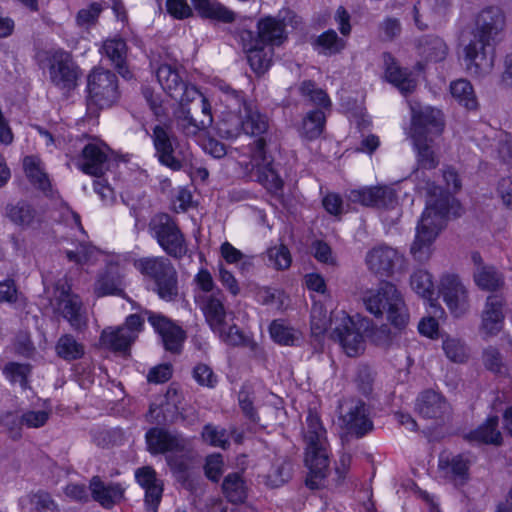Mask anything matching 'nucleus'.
I'll list each match as a JSON object with an SVG mask.
<instances>
[{
    "instance_id": "57",
    "label": "nucleus",
    "mask_w": 512,
    "mask_h": 512,
    "mask_svg": "<svg viewBox=\"0 0 512 512\" xmlns=\"http://www.w3.org/2000/svg\"><path fill=\"white\" fill-rule=\"evenodd\" d=\"M216 269L218 281L221 283L223 288L231 296H238L241 293V286L233 272L226 267L223 261H218Z\"/></svg>"
},
{
    "instance_id": "29",
    "label": "nucleus",
    "mask_w": 512,
    "mask_h": 512,
    "mask_svg": "<svg viewBox=\"0 0 512 512\" xmlns=\"http://www.w3.org/2000/svg\"><path fill=\"white\" fill-rule=\"evenodd\" d=\"M417 410L421 416L428 419H441L450 410L446 399L433 390H427L420 394L417 399Z\"/></svg>"
},
{
    "instance_id": "12",
    "label": "nucleus",
    "mask_w": 512,
    "mask_h": 512,
    "mask_svg": "<svg viewBox=\"0 0 512 512\" xmlns=\"http://www.w3.org/2000/svg\"><path fill=\"white\" fill-rule=\"evenodd\" d=\"M87 90L89 103L100 109L111 107L120 97L117 76L101 68L88 75Z\"/></svg>"
},
{
    "instance_id": "25",
    "label": "nucleus",
    "mask_w": 512,
    "mask_h": 512,
    "mask_svg": "<svg viewBox=\"0 0 512 512\" xmlns=\"http://www.w3.org/2000/svg\"><path fill=\"white\" fill-rule=\"evenodd\" d=\"M348 199L367 207L392 208L396 203V194L388 186H372L351 190Z\"/></svg>"
},
{
    "instance_id": "27",
    "label": "nucleus",
    "mask_w": 512,
    "mask_h": 512,
    "mask_svg": "<svg viewBox=\"0 0 512 512\" xmlns=\"http://www.w3.org/2000/svg\"><path fill=\"white\" fill-rule=\"evenodd\" d=\"M137 483L145 490V505L149 512H157L163 493V482L150 466L138 468L135 472Z\"/></svg>"
},
{
    "instance_id": "15",
    "label": "nucleus",
    "mask_w": 512,
    "mask_h": 512,
    "mask_svg": "<svg viewBox=\"0 0 512 512\" xmlns=\"http://www.w3.org/2000/svg\"><path fill=\"white\" fill-rule=\"evenodd\" d=\"M443 114L440 110L430 106L416 109L412 107V120L410 136L412 139H433L442 134L444 130Z\"/></svg>"
},
{
    "instance_id": "20",
    "label": "nucleus",
    "mask_w": 512,
    "mask_h": 512,
    "mask_svg": "<svg viewBox=\"0 0 512 512\" xmlns=\"http://www.w3.org/2000/svg\"><path fill=\"white\" fill-rule=\"evenodd\" d=\"M57 310L74 330L82 331L87 327L88 318L81 298L70 291L68 285L57 286Z\"/></svg>"
},
{
    "instance_id": "9",
    "label": "nucleus",
    "mask_w": 512,
    "mask_h": 512,
    "mask_svg": "<svg viewBox=\"0 0 512 512\" xmlns=\"http://www.w3.org/2000/svg\"><path fill=\"white\" fill-rule=\"evenodd\" d=\"M148 227L152 237L169 256L181 259L187 254L188 245L185 236L169 214L154 215Z\"/></svg>"
},
{
    "instance_id": "44",
    "label": "nucleus",
    "mask_w": 512,
    "mask_h": 512,
    "mask_svg": "<svg viewBox=\"0 0 512 512\" xmlns=\"http://www.w3.org/2000/svg\"><path fill=\"white\" fill-rule=\"evenodd\" d=\"M325 123L324 111L322 109L312 110L303 118L300 133L306 139L314 140L322 134Z\"/></svg>"
},
{
    "instance_id": "47",
    "label": "nucleus",
    "mask_w": 512,
    "mask_h": 512,
    "mask_svg": "<svg viewBox=\"0 0 512 512\" xmlns=\"http://www.w3.org/2000/svg\"><path fill=\"white\" fill-rule=\"evenodd\" d=\"M222 491L231 503H242L246 498L245 482L238 473H230L224 478Z\"/></svg>"
},
{
    "instance_id": "8",
    "label": "nucleus",
    "mask_w": 512,
    "mask_h": 512,
    "mask_svg": "<svg viewBox=\"0 0 512 512\" xmlns=\"http://www.w3.org/2000/svg\"><path fill=\"white\" fill-rule=\"evenodd\" d=\"M135 268L145 277L154 281L159 297L166 301L178 295L177 272L165 257H143L134 262Z\"/></svg>"
},
{
    "instance_id": "18",
    "label": "nucleus",
    "mask_w": 512,
    "mask_h": 512,
    "mask_svg": "<svg viewBox=\"0 0 512 512\" xmlns=\"http://www.w3.org/2000/svg\"><path fill=\"white\" fill-rule=\"evenodd\" d=\"M85 174L96 178L102 177L109 168V148L102 141L87 143L76 163Z\"/></svg>"
},
{
    "instance_id": "59",
    "label": "nucleus",
    "mask_w": 512,
    "mask_h": 512,
    "mask_svg": "<svg viewBox=\"0 0 512 512\" xmlns=\"http://www.w3.org/2000/svg\"><path fill=\"white\" fill-rule=\"evenodd\" d=\"M3 373L11 383H19L22 388H26L30 366L28 364L10 362L5 365Z\"/></svg>"
},
{
    "instance_id": "11",
    "label": "nucleus",
    "mask_w": 512,
    "mask_h": 512,
    "mask_svg": "<svg viewBox=\"0 0 512 512\" xmlns=\"http://www.w3.org/2000/svg\"><path fill=\"white\" fill-rule=\"evenodd\" d=\"M334 325L331 338L340 344L349 357H355L365 348L364 336L357 323L345 311H339L331 316Z\"/></svg>"
},
{
    "instance_id": "10",
    "label": "nucleus",
    "mask_w": 512,
    "mask_h": 512,
    "mask_svg": "<svg viewBox=\"0 0 512 512\" xmlns=\"http://www.w3.org/2000/svg\"><path fill=\"white\" fill-rule=\"evenodd\" d=\"M193 8L202 18L222 23H232L235 13L223 4L213 0H167V12L175 19L193 16Z\"/></svg>"
},
{
    "instance_id": "63",
    "label": "nucleus",
    "mask_w": 512,
    "mask_h": 512,
    "mask_svg": "<svg viewBox=\"0 0 512 512\" xmlns=\"http://www.w3.org/2000/svg\"><path fill=\"white\" fill-rule=\"evenodd\" d=\"M292 466L288 461H281L275 464L268 475L271 485L279 487L287 482L291 477Z\"/></svg>"
},
{
    "instance_id": "37",
    "label": "nucleus",
    "mask_w": 512,
    "mask_h": 512,
    "mask_svg": "<svg viewBox=\"0 0 512 512\" xmlns=\"http://www.w3.org/2000/svg\"><path fill=\"white\" fill-rule=\"evenodd\" d=\"M122 278L119 272L110 267L103 273L99 274L95 285L94 293L97 297H104L108 295H122Z\"/></svg>"
},
{
    "instance_id": "28",
    "label": "nucleus",
    "mask_w": 512,
    "mask_h": 512,
    "mask_svg": "<svg viewBox=\"0 0 512 512\" xmlns=\"http://www.w3.org/2000/svg\"><path fill=\"white\" fill-rule=\"evenodd\" d=\"M145 438L148 451L152 454L182 451L185 448V440L180 435L162 428H151Z\"/></svg>"
},
{
    "instance_id": "30",
    "label": "nucleus",
    "mask_w": 512,
    "mask_h": 512,
    "mask_svg": "<svg viewBox=\"0 0 512 512\" xmlns=\"http://www.w3.org/2000/svg\"><path fill=\"white\" fill-rule=\"evenodd\" d=\"M243 45L246 49L248 63L254 73L265 74L272 65L274 49L261 43L256 44L254 40H246Z\"/></svg>"
},
{
    "instance_id": "60",
    "label": "nucleus",
    "mask_w": 512,
    "mask_h": 512,
    "mask_svg": "<svg viewBox=\"0 0 512 512\" xmlns=\"http://www.w3.org/2000/svg\"><path fill=\"white\" fill-rule=\"evenodd\" d=\"M97 249L86 242H81L75 250H65L66 258L75 264L84 265L91 261L95 256Z\"/></svg>"
},
{
    "instance_id": "52",
    "label": "nucleus",
    "mask_w": 512,
    "mask_h": 512,
    "mask_svg": "<svg viewBox=\"0 0 512 512\" xmlns=\"http://www.w3.org/2000/svg\"><path fill=\"white\" fill-rule=\"evenodd\" d=\"M412 140L417 151L419 166L427 170L435 169L439 164V159L432 148L433 141H430V139Z\"/></svg>"
},
{
    "instance_id": "53",
    "label": "nucleus",
    "mask_w": 512,
    "mask_h": 512,
    "mask_svg": "<svg viewBox=\"0 0 512 512\" xmlns=\"http://www.w3.org/2000/svg\"><path fill=\"white\" fill-rule=\"evenodd\" d=\"M299 92L312 104L319 106V109H329L331 106L327 93L323 89L318 88L313 81H303L299 86Z\"/></svg>"
},
{
    "instance_id": "61",
    "label": "nucleus",
    "mask_w": 512,
    "mask_h": 512,
    "mask_svg": "<svg viewBox=\"0 0 512 512\" xmlns=\"http://www.w3.org/2000/svg\"><path fill=\"white\" fill-rule=\"evenodd\" d=\"M202 437L208 444L225 449L229 445L228 436L225 429H219L211 424L205 425Z\"/></svg>"
},
{
    "instance_id": "41",
    "label": "nucleus",
    "mask_w": 512,
    "mask_h": 512,
    "mask_svg": "<svg viewBox=\"0 0 512 512\" xmlns=\"http://www.w3.org/2000/svg\"><path fill=\"white\" fill-rule=\"evenodd\" d=\"M271 338L283 346H296L302 341V333L283 320H274L269 327Z\"/></svg>"
},
{
    "instance_id": "40",
    "label": "nucleus",
    "mask_w": 512,
    "mask_h": 512,
    "mask_svg": "<svg viewBox=\"0 0 512 512\" xmlns=\"http://www.w3.org/2000/svg\"><path fill=\"white\" fill-rule=\"evenodd\" d=\"M214 333H216L220 340L224 342L228 346L232 347H247L251 351H255L257 349V343L246 336L241 329L233 324L230 326H227V323L221 325V328L219 330H212Z\"/></svg>"
},
{
    "instance_id": "13",
    "label": "nucleus",
    "mask_w": 512,
    "mask_h": 512,
    "mask_svg": "<svg viewBox=\"0 0 512 512\" xmlns=\"http://www.w3.org/2000/svg\"><path fill=\"white\" fill-rule=\"evenodd\" d=\"M339 422L343 429L357 438L373 430L369 406L360 399L345 400L339 407Z\"/></svg>"
},
{
    "instance_id": "3",
    "label": "nucleus",
    "mask_w": 512,
    "mask_h": 512,
    "mask_svg": "<svg viewBox=\"0 0 512 512\" xmlns=\"http://www.w3.org/2000/svg\"><path fill=\"white\" fill-rule=\"evenodd\" d=\"M365 309L376 318L386 316L387 321L397 330H404L410 315L402 293L395 284L381 282L377 288L366 290L362 295Z\"/></svg>"
},
{
    "instance_id": "35",
    "label": "nucleus",
    "mask_w": 512,
    "mask_h": 512,
    "mask_svg": "<svg viewBox=\"0 0 512 512\" xmlns=\"http://www.w3.org/2000/svg\"><path fill=\"white\" fill-rule=\"evenodd\" d=\"M135 340L134 333L122 326L104 329L100 337L102 345L119 352L128 350Z\"/></svg>"
},
{
    "instance_id": "31",
    "label": "nucleus",
    "mask_w": 512,
    "mask_h": 512,
    "mask_svg": "<svg viewBox=\"0 0 512 512\" xmlns=\"http://www.w3.org/2000/svg\"><path fill=\"white\" fill-rule=\"evenodd\" d=\"M100 52L107 57L115 69L123 77H128L130 72L126 66L128 47L125 40L119 36H113L103 41Z\"/></svg>"
},
{
    "instance_id": "39",
    "label": "nucleus",
    "mask_w": 512,
    "mask_h": 512,
    "mask_svg": "<svg viewBox=\"0 0 512 512\" xmlns=\"http://www.w3.org/2000/svg\"><path fill=\"white\" fill-rule=\"evenodd\" d=\"M473 279L479 289L489 292H497L505 285L502 273L493 266L477 267Z\"/></svg>"
},
{
    "instance_id": "48",
    "label": "nucleus",
    "mask_w": 512,
    "mask_h": 512,
    "mask_svg": "<svg viewBox=\"0 0 512 512\" xmlns=\"http://www.w3.org/2000/svg\"><path fill=\"white\" fill-rule=\"evenodd\" d=\"M220 254L226 264H235L242 274L248 273L253 267L252 257L244 255L227 241L221 244Z\"/></svg>"
},
{
    "instance_id": "14",
    "label": "nucleus",
    "mask_w": 512,
    "mask_h": 512,
    "mask_svg": "<svg viewBox=\"0 0 512 512\" xmlns=\"http://www.w3.org/2000/svg\"><path fill=\"white\" fill-rule=\"evenodd\" d=\"M156 76L162 89L179 105H188L196 98L201 97L200 91L195 86L184 82L179 71L171 65H160Z\"/></svg>"
},
{
    "instance_id": "34",
    "label": "nucleus",
    "mask_w": 512,
    "mask_h": 512,
    "mask_svg": "<svg viewBox=\"0 0 512 512\" xmlns=\"http://www.w3.org/2000/svg\"><path fill=\"white\" fill-rule=\"evenodd\" d=\"M383 60L386 66L385 75L387 80L403 94L411 93L416 87V81L411 77V74L407 70L398 67L391 54L384 53Z\"/></svg>"
},
{
    "instance_id": "46",
    "label": "nucleus",
    "mask_w": 512,
    "mask_h": 512,
    "mask_svg": "<svg viewBox=\"0 0 512 512\" xmlns=\"http://www.w3.org/2000/svg\"><path fill=\"white\" fill-rule=\"evenodd\" d=\"M218 134L222 138L234 139L243 133V113L223 112L218 123Z\"/></svg>"
},
{
    "instance_id": "43",
    "label": "nucleus",
    "mask_w": 512,
    "mask_h": 512,
    "mask_svg": "<svg viewBox=\"0 0 512 512\" xmlns=\"http://www.w3.org/2000/svg\"><path fill=\"white\" fill-rule=\"evenodd\" d=\"M497 427H498V418L490 417L486 420L485 423L480 425L477 429L471 431L466 436V438L470 442L498 445L501 443L502 438H501V433L497 429Z\"/></svg>"
},
{
    "instance_id": "33",
    "label": "nucleus",
    "mask_w": 512,
    "mask_h": 512,
    "mask_svg": "<svg viewBox=\"0 0 512 512\" xmlns=\"http://www.w3.org/2000/svg\"><path fill=\"white\" fill-rule=\"evenodd\" d=\"M5 216L13 224L22 228H32L41 223L38 212L25 201L8 204L5 208Z\"/></svg>"
},
{
    "instance_id": "21",
    "label": "nucleus",
    "mask_w": 512,
    "mask_h": 512,
    "mask_svg": "<svg viewBox=\"0 0 512 512\" xmlns=\"http://www.w3.org/2000/svg\"><path fill=\"white\" fill-rule=\"evenodd\" d=\"M506 299L501 293L489 295L481 311L479 331L485 337L496 336L503 328Z\"/></svg>"
},
{
    "instance_id": "6",
    "label": "nucleus",
    "mask_w": 512,
    "mask_h": 512,
    "mask_svg": "<svg viewBox=\"0 0 512 512\" xmlns=\"http://www.w3.org/2000/svg\"><path fill=\"white\" fill-rule=\"evenodd\" d=\"M267 141L264 138L255 139L250 146V160L239 162L247 176L257 181L270 192H278L283 187V181L273 166V158L267 154Z\"/></svg>"
},
{
    "instance_id": "2",
    "label": "nucleus",
    "mask_w": 512,
    "mask_h": 512,
    "mask_svg": "<svg viewBox=\"0 0 512 512\" xmlns=\"http://www.w3.org/2000/svg\"><path fill=\"white\" fill-rule=\"evenodd\" d=\"M305 443V466L308 468L306 486L312 490L324 486L329 471V442L327 431L319 415L309 410L303 428Z\"/></svg>"
},
{
    "instance_id": "32",
    "label": "nucleus",
    "mask_w": 512,
    "mask_h": 512,
    "mask_svg": "<svg viewBox=\"0 0 512 512\" xmlns=\"http://www.w3.org/2000/svg\"><path fill=\"white\" fill-rule=\"evenodd\" d=\"M89 488L93 499L106 508L120 502L124 495V490L120 484H105L97 476L91 479Z\"/></svg>"
},
{
    "instance_id": "1",
    "label": "nucleus",
    "mask_w": 512,
    "mask_h": 512,
    "mask_svg": "<svg viewBox=\"0 0 512 512\" xmlns=\"http://www.w3.org/2000/svg\"><path fill=\"white\" fill-rule=\"evenodd\" d=\"M505 26V17L498 7L483 9L476 19V33L464 47V65L470 75L481 77L494 66V49L490 44Z\"/></svg>"
},
{
    "instance_id": "5",
    "label": "nucleus",
    "mask_w": 512,
    "mask_h": 512,
    "mask_svg": "<svg viewBox=\"0 0 512 512\" xmlns=\"http://www.w3.org/2000/svg\"><path fill=\"white\" fill-rule=\"evenodd\" d=\"M38 64H46L51 83L63 91H71L78 85L81 70L72 55L61 48L39 50L35 55Z\"/></svg>"
},
{
    "instance_id": "38",
    "label": "nucleus",
    "mask_w": 512,
    "mask_h": 512,
    "mask_svg": "<svg viewBox=\"0 0 512 512\" xmlns=\"http://www.w3.org/2000/svg\"><path fill=\"white\" fill-rule=\"evenodd\" d=\"M269 130V119L265 114L260 113L256 108L250 105L243 112V133L264 138Z\"/></svg>"
},
{
    "instance_id": "36",
    "label": "nucleus",
    "mask_w": 512,
    "mask_h": 512,
    "mask_svg": "<svg viewBox=\"0 0 512 512\" xmlns=\"http://www.w3.org/2000/svg\"><path fill=\"white\" fill-rule=\"evenodd\" d=\"M410 285L413 291L430 302V306L434 309L433 313L435 315L443 313L442 308L433 302L434 283L428 271L421 269L415 271L410 277Z\"/></svg>"
},
{
    "instance_id": "54",
    "label": "nucleus",
    "mask_w": 512,
    "mask_h": 512,
    "mask_svg": "<svg viewBox=\"0 0 512 512\" xmlns=\"http://www.w3.org/2000/svg\"><path fill=\"white\" fill-rule=\"evenodd\" d=\"M443 350L449 360L464 363L468 360L469 352L466 344L457 338L447 337L443 340Z\"/></svg>"
},
{
    "instance_id": "16",
    "label": "nucleus",
    "mask_w": 512,
    "mask_h": 512,
    "mask_svg": "<svg viewBox=\"0 0 512 512\" xmlns=\"http://www.w3.org/2000/svg\"><path fill=\"white\" fill-rule=\"evenodd\" d=\"M240 38L242 42L254 40L256 44L261 43L274 49L275 46H280L287 39L285 23L282 19L265 16L257 22L256 35L250 30H244L240 33Z\"/></svg>"
},
{
    "instance_id": "24",
    "label": "nucleus",
    "mask_w": 512,
    "mask_h": 512,
    "mask_svg": "<svg viewBox=\"0 0 512 512\" xmlns=\"http://www.w3.org/2000/svg\"><path fill=\"white\" fill-rule=\"evenodd\" d=\"M195 302L211 330H219L225 324L227 310L224 305L225 295L221 289H216L212 294L199 293L195 296Z\"/></svg>"
},
{
    "instance_id": "58",
    "label": "nucleus",
    "mask_w": 512,
    "mask_h": 512,
    "mask_svg": "<svg viewBox=\"0 0 512 512\" xmlns=\"http://www.w3.org/2000/svg\"><path fill=\"white\" fill-rule=\"evenodd\" d=\"M267 256L270 265L277 270L288 269L292 262L291 253L284 244L270 247L267 250Z\"/></svg>"
},
{
    "instance_id": "50",
    "label": "nucleus",
    "mask_w": 512,
    "mask_h": 512,
    "mask_svg": "<svg viewBox=\"0 0 512 512\" xmlns=\"http://www.w3.org/2000/svg\"><path fill=\"white\" fill-rule=\"evenodd\" d=\"M55 349L57 355L66 361L77 360L84 355V346L70 334L62 335Z\"/></svg>"
},
{
    "instance_id": "55",
    "label": "nucleus",
    "mask_w": 512,
    "mask_h": 512,
    "mask_svg": "<svg viewBox=\"0 0 512 512\" xmlns=\"http://www.w3.org/2000/svg\"><path fill=\"white\" fill-rule=\"evenodd\" d=\"M105 6L100 2H93L87 7L80 9L75 17L77 26L89 29L95 26Z\"/></svg>"
},
{
    "instance_id": "4",
    "label": "nucleus",
    "mask_w": 512,
    "mask_h": 512,
    "mask_svg": "<svg viewBox=\"0 0 512 512\" xmlns=\"http://www.w3.org/2000/svg\"><path fill=\"white\" fill-rule=\"evenodd\" d=\"M449 214V199H430L416 229L410 252L418 262L427 261L432 253V244L444 228Z\"/></svg>"
},
{
    "instance_id": "42",
    "label": "nucleus",
    "mask_w": 512,
    "mask_h": 512,
    "mask_svg": "<svg viewBox=\"0 0 512 512\" xmlns=\"http://www.w3.org/2000/svg\"><path fill=\"white\" fill-rule=\"evenodd\" d=\"M418 51L420 56L427 61L439 62L446 58L448 47L437 36H424L419 40Z\"/></svg>"
},
{
    "instance_id": "23",
    "label": "nucleus",
    "mask_w": 512,
    "mask_h": 512,
    "mask_svg": "<svg viewBox=\"0 0 512 512\" xmlns=\"http://www.w3.org/2000/svg\"><path fill=\"white\" fill-rule=\"evenodd\" d=\"M143 314L162 339L164 348L172 353L180 352L185 339L184 331L166 316L144 310Z\"/></svg>"
},
{
    "instance_id": "22",
    "label": "nucleus",
    "mask_w": 512,
    "mask_h": 512,
    "mask_svg": "<svg viewBox=\"0 0 512 512\" xmlns=\"http://www.w3.org/2000/svg\"><path fill=\"white\" fill-rule=\"evenodd\" d=\"M439 291L444 302L455 316L459 317L468 311V291L457 275H443L440 280Z\"/></svg>"
},
{
    "instance_id": "17",
    "label": "nucleus",
    "mask_w": 512,
    "mask_h": 512,
    "mask_svg": "<svg viewBox=\"0 0 512 512\" xmlns=\"http://www.w3.org/2000/svg\"><path fill=\"white\" fill-rule=\"evenodd\" d=\"M201 112L200 119L194 118L187 105H180L178 111L174 113L177 129L186 137L195 138L201 133H205L213 124L211 105L209 101L201 94Z\"/></svg>"
},
{
    "instance_id": "26",
    "label": "nucleus",
    "mask_w": 512,
    "mask_h": 512,
    "mask_svg": "<svg viewBox=\"0 0 512 512\" xmlns=\"http://www.w3.org/2000/svg\"><path fill=\"white\" fill-rule=\"evenodd\" d=\"M470 459L464 454H441L438 470L447 481L456 487L464 486L470 478Z\"/></svg>"
},
{
    "instance_id": "56",
    "label": "nucleus",
    "mask_w": 512,
    "mask_h": 512,
    "mask_svg": "<svg viewBox=\"0 0 512 512\" xmlns=\"http://www.w3.org/2000/svg\"><path fill=\"white\" fill-rule=\"evenodd\" d=\"M316 44L321 48L322 53L332 55L342 51L346 43L334 30H328L317 38Z\"/></svg>"
},
{
    "instance_id": "7",
    "label": "nucleus",
    "mask_w": 512,
    "mask_h": 512,
    "mask_svg": "<svg viewBox=\"0 0 512 512\" xmlns=\"http://www.w3.org/2000/svg\"><path fill=\"white\" fill-rule=\"evenodd\" d=\"M151 139L159 162L172 169L181 170L191 163L193 155L189 147L179 144L168 123L158 124L152 130Z\"/></svg>"
},
{
    "instance_id": "64",
    "label": "nucleus",
    "mask_w": 512,
    "mask_h": 512,
    "mask_svg": "<svg viewBox=\"0 0 512 512\" xmlns=\"http://www.w3.org/2000/svg\"><path fill=\"white\" fill-rule=\"evenodd\" d=\"M31 503L38 512H59L58 505L51 495L45 491H38L33 494Z\"/></svg>"
},
{
    "instance_id": "51",
    "label": "nucleus",
    "mask_w": 512,
    "mask_h": 512,
    "mask_svg": "<svg viewBox=\"0 0 512 512\" xmlns=\"http://www.w3.org/2000/svg\"><path fill=\"white\" fill-rule=\"evenodd\" d=\"M220 89L222 93L220 100L226 106L225 112L243 113L245 108H248L251 105L247 102L242 91L235 90L229 85H223L220 87Z\"/></svg>"
},
{
    "instance_id": "62",
    "label": "nucleus",
    "mask_w": 512,
    "mask_h": 512,
    "mask_svg": "<svg viewBox=\"0 0 512 512\" xmlns=\"http://www.w3.org/2000/svg\"><path fill=\"white\" fill-rule=\"evenodd\" d=\"M193 378L201 385L208 388H214L218 382L216 374L211 367L206 364H197L193 369Z\"/></svg>"
},
{
    "instance_id": "45",
    "label": "nucleus",
    "mask_w": 512,
    "mask_h": 512,
    "mask_svg": "<svg viewBox=\"0 0 512 512\" xmlns=\"http://www.w3.org/2000/svg\"><path fill=\"white\" fill-rule=\"evenodd\" d=\"M26 176L39 189L46 191L50 187L47 174L44 172L41 160L36 156H26L23 160Z\"/></svg>"
},
{
    "instance_id": "19",
    "label": "nucleus",
    "mask_w": 512,
    "mask_h": 512,
    "mask_svg": "<svg viewBox=\"0 0 512 512\" xmlns=\"http://www.w3.org/2000/svg\"><path fill=\"white\" fill-rule=\"evenodd\" d=\"M403 262V255L386 244H379L371 248L366 256L365 263L373 274L380 277H390L395 268Z\"/></svg>"
},
{
    "instance_id": "49",
    "label": "nucleus",
    "mask_w": 512,
    "mask_h": 512,
    "mask_svg": "<svg viewBox=\"0 0 512 512\" xmlns=\"http://www.w3.org/2000/svg\"><path fill=\"white\" fill-rule=\"evenodd\" d=\"M452 96L464 107L474 110L478 106V102L471 83L465 79L454 81L450 85Z\"/></svg>"
}]
</instances>
